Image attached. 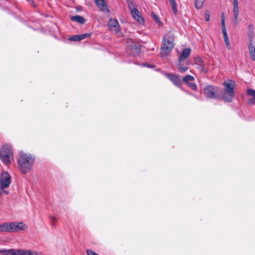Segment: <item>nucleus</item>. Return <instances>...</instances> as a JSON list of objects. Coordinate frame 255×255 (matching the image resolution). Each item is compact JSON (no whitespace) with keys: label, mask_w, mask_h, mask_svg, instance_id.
Wrapping results in <instances>:
<instances>
[{"label":"nucleus","mask_w":255,"mask_h":255,"mask_svg":"<svg viewBox=\"0 0 255 255\" xmlns=\"http://www.w3.org/2000/svg\"><path fill=\"white\" fill-rule=\"evenodd\" d=\"M34 160V157L31 154L21 152L17 160L19 170L22 173L28 172L33 165Z\"/></svg>","instance_id":"f257e3e1"},{"label":"nucleus","mask_w":255,"mask_h":255,"mask_svg":"<svg viewBox=\"0 0 255 255\" xmlns=\"http://www.w3.org/2000/svg\"><path fill=\"white\" fill-rule=\"evenodd\" d=\"M174 34L171 32H169L164 35L162 40V46L161 47L162 55H166L173 49L174 47Z\"/></svg>","instance_id":"f03ea898"},{"label":"nucleus","mask_w":255,"mask_h":255,"mask_svg":"<svg viewBox=\"0 0 255 255\" xmlns=\"http://www.w3.org/2000/svg\"><path fill=\"white\" fill-rule=\"evenodd\" d=\"M0 159L6 165L10 163L13 159V150L12 146L8 144L3 145L0 149Z\"/></svg>","instance_id":"7ed1b4c3"},{"label":"nucleus","mask_w":255,"mask_h":255,"mask_svg":"<svg viewBox=\"0 0 255 255\" xmlns=\"http://www.w3.org/2000/svg\"><path fill=\"white\" fill-rule=\"evenodd\" d=\"M0 253L4 255H39V254L35 251L30 250H20V249H2L0 250Z\"/></svg>","instance_id":"20e7f679"},{"label":"nucleus","mask_w":255,"mask_h":255,"mask_svg":"<svg viewBox=\"0 0 255 255\" xmlns=\"http://www.w3.org/2000/svg\"><path fill=\"white\" fill-rule=\"evenodd\" d=\"M223 85L225 87V91L227 94L233 96L234 94V89L236 87L235 81L228 79L224 82Z\"/></svg>","instance_id":"39448f33"},{"label":"nucleus","mask_w":255,"mask_h":255,"mask_svg":"<svg viewBox=\"0 0 255 255\" xmlns=\"http://www.w3.org/2000/svg\"><path fill=\"white\" fill-rule=\"evenodd\" d=\"M10 176L7 171L2 173L0 178V187L2 188H6L10 184Z\"/></svg>","instance_id":"423d86ee"},{"label":"nucleus","mask_w":255,"mask_h":255,"mask_svg":"<svg viewBox=\"0 0 255 255\" xmlns=\"http://www.w3.org/2000/svg\"><path fill=\"white\" fill-rule=\"evenodd\" d=\"M165 76L176 87H180L182 84L181 77L177 74L166 73Z\"/></svg>","instance_id":"0eeeda50"},{"label":"nucleus","mask_w":255,"mask_h":255,"mask_svg":"<svg viewBox=\"0 0 255 255\" xmlns=\"http://www.w3.org/2000/svg\"><path fill=\"white\" fill-rule=\"evenodd\" d=\"M9 224L10 233L24 231L25 228V225L23 222H9Z\"/></svg>","instance_id":"6e6552de"},{"label":"nucleus","mask_w":255,"mask_h":255,"mask_svg":"<svg viewBox=\"0 0 255 255\" xmlns=\"http://www.w3.org/2000/svg\"><path fill=\"white\" fill-rule=\"evenodd\" d=\"M109 29L115 33H117L120 31V25L118 20L115 18H110L108 22Z\"/></svg>","instance_id":"1a4fd4ad"},{"label":"nucleus","mask_w":255,"mask_h":255,"mask_svg":"<svg viewBox=\"0 0 255 255\" xmlns=\"http://www.w3.org/2000/svg\"><path fill=\"white\" fill-rule=\"evenodd\" d=\"M219 88L217 87L208 85L204 88V94L206 96H215L218 93Z\"/></svg>","instance_id":"9d476101"},{"label":"nucleus","mask_w":255,"mask_h":255,"mask_svg":"<svg viewBox=\"0 0 255 255\" xmlns=\"http://www.w3.org/2000/svg\"><path fill=\"white\" fill-rule=\"evenodd\" d=\"M95 2L101 11L104 12H110L107 3L105 0H95Z\"/></svg>","instance_id":"9b49d317"},{"label":"nucleus","mask_w":255,"mask_h":255,"mask_svg":"<svg viewBox=\"0 0 255 255\" xmlns=\"http://www.w3.org/2000/svg\"><path fill=\"white\" fill-rule=\"evenodd\" d=\"M131 13L133 18L136 20L139 24L144 23V19L140 15L139 11L136 8L131 9Z\"/></svg>","instance_id":"f8f14e48"},{"label":"nucleus","mask_w":255,"mask_h":255,"mask_svg":"<svg viewBox=\"0 0 255 255\" xmlns=\"http://www.w3.org/2000/svg\"><path fill=\"white\" fill-rule=\"evenodd\" d=\"M233 13L234 19L233 22L235 24L238 23V19L239 15V3L238 0H233Z\"/></svg>","instance_id":"ddd939ff"},{"label":"nucleus","mask_w":255,"mask_h":255,"mask_svg":"<svg viewBox=\"0 0 255 255\" xmlns=\"http://www.w3.org/2000/svg\"><path fill=\"white\" fill-rule=\"evenodd\" d=\"M194 63L195 65L198 66V68L200 70L201 72H206V70L204 67V62L201 58L196 57L195 59Z\"/></svg>","instance_id":"4468645a"},{"label":"nucleus","mask_w":255,"mask_h":255,"mask_svg":"<svg viewBox=\"0 0 255 255\" xmlns=\"http://www.w3.org/2000/svg\"><path fill=\"white\" fill-rule=\"evenodd\" d=\"M190 53L191 49L190 48L184 49L179 58V62L181 63L182 61H183L190 55Z\"/></svg>","instance_id":"2eb2a0df"},{"label":"nucleus","mask_w":255,"mask_h":255,"mask_svg":"<svg viewBox=\"0 0 255 255\" xmlns=\"http://www.w3.org/2000/svg\"><path fill=\"white\" fill-rule=\"evenodd\" d=\"M129 50V51H128L129 54L133 56H136L139 54L140 52V48L138 46L134 45L131 47L130 49Z\"/></svg>","instance_id":"dca6fc26"},{"label":"nucleus","mask_w":255,"mask_h":255,"mask_svg":"<svg viewBox=\"0 0 255 255\" xmlns=\"http://www.w3.org/2000/svg\"><path fill=\"white\" fill-rule=\"evenodd\" d=\"M249 50L251 58L253 61L255 60V44L250 42L249 45Z\"/></svg>","instance_id":"f3484780"},{"label":"nucleus","mask_w":255,"mask_h":255,"mask_svg":"<svg viewBox=\"0 0 255 255\" xmlns=\"http://www.w3.org/2000/svg\"><path fill=\"white\" fill-rule=\"evenodd\" d=\"M71 19L73 21H76L80 24H83L85 20L83 17L80 15L72 16Z\"/></svg>","instance_id":"a211bd4d"},{"label":"nucleus","mask_w":255,"mask_h":255,"mask_svg":"<svg viewBox=\"0 0 255 255\" xmlns=\"http://www.w3.org/2000/svg\"><path fill=\"white\" fill-rule=\"evenodd\" d=\"M210 98H213L214 99H217L221 101H223L224 102L229 103L231 102L232 101L233 97H209Z\"/></svg>","instance_id":"6ab92c4d"},{"label":"nucleus","mask_w":255,"mask_h":255,"mask_svg":"<svg viewBox=\"0 0 255 255\" xmlns=\"http://www.w3.org/2000/svg\"><path fill=\"white\" fill-rule=\"evenodd\" d=\"M9 225V223L0 224V232L10 233Z\"/></svg>","instance_id":"aec40b11"},{"label":"nucleus","mask_w":255,"mask_h":255,"mask_svg":"<svg viewBox=\"0 0 255 255\" xmlns=\"http://www.w3.org/2000/svg\"><path fill=\"white\" fill-rule=\"evenodd\" d=\"M194 80H195V78L193 76L190 75H187L183 78V79L182 81V83L183 82L185 84H186L187 85H188L190 83V82L193 81H194Z\"/></svg>","instance_id":"412c9836"},{"label":"nucleus","mask_w":255,"mask_h":255,"mask_svg":"<svg viewBox=\"0 0 255 255\" xmlns=\"http://www.w3.org/2000/svg\"><path fill=\"white\" fill-rule=\"evenodd\" d=\"M248 35L250 38H252L254 36V26L252 24H250L248 26Z\"/></svg>","instance_id":"4be33fe9"},{"label":"nucleus","mask_w":255,"mask_h":255,"mask_svg":"<svg viewBox=\"0 0 255 255\" xmlns=\"http://www.w3.org/2000/svg\"><path fill=\"white\" fill-rule=\"evenodd\" d=\"M170 5L172 7V10L175 14H177V10L176 3L175 0H169Z\"/></svg>","instance_id":"5701e85b"},{"label":"nucleus","mask_w":255,"mask_h":255,"mask_svg":"<svg viewBox=\"0 0 255 255\" xmlns=\"http://www.w3.org/2000/svg\"><path fill=\"white\" fill-rule=\"evenodd\" d=\"M205 0H195V4L196 8L199 9L201 8L205 2Z\"/></svg>","instance_id":"b1692460"},{"label":"nucleus","mask_w":255,"mask_h":255,"mask_svg":"<svg viewBox=\"0 0 255 255\" xmlns=\"http://www.w3.org/2000/svg\"><path fill=\"white\" fill-rule=\"evenodd\" d=\"M177 68L180 73H184L188 69L187 67L183 66V65L180 63H179V64L178 65Z\"/></svg>","instance_id":"393cba45"},{"label":"nucleus","mask_w":255,"mask_h":255,"mask_svg":"<svg viewBox=\"0 0 255 255\" xmlns=\"http://www.w3.org/2000/svg\"><path fill=\"white\" fill-rule=\"evenodd\" d=\"M79 40H83L84 39L88 38L91 36V33H84L82 34H79Z\"/></svg>","instance_id":"a878e982"},{"label":"nucleus","mask_w":255,"mask_h":255,"mask_svg":"<svg viewBox=\"0 0 255 255\" xmlns=\"http://www.w3.org/2000/svg\"><path fill=\"white\" fill-rule=\"evenodd\" d=\"M221 26L222 27H225V14L223 12L221 14Z\"/></svg>","instance_id":"bb28decb"},{"label":"nucleus","mask_w":255,"mask_h":255,"mask_svg":"<svg viewBox=\"0 0 255 255\" xmlns=\"http://www.w3.org/2000/svg\"><path fill=\"white\" fill-rule=\"evenodd\" d=\"M222 33H223V36H224V39H225L226 38H228L229 37L227 35V32L226 27H222Z\"/></svg>","instance_id":"cd10ccee"},{"label":"nucleus","mask_w":255,"mask_h":255,"mask_svg":"<svg viewBox=\"0 0 255 255\" xmlns=\"http://www.w3.org/2000/svg\"><path fill=\"white\" fill-rule=\"evenodd\" d=\"M86 252L87 255H99L97 253L90 249H87Z\"/></svg>","instance_id":"c85d7f7f"},{"label":"nucleus","mask_w":255,"mask_h":255,"mask_svg":"<svg viewBox=\"0 0 255 255\" xmlns=\"http://www.w3.org/2000/svg\"><path fill=\"white\" fill-rule=\"evenodd\" d=\"M69 39L71 41H80L79 40V37L78 35H76L73 36H71L69 37Z\"/></svg>","instance_id":"c756f323"},{"label":"nucleus","mask_w":255,"mask_h":255,"mask_svg":"<svg viewBox=\"0 0 255 255\" xmlns=\"http://www.w3.org/2000/svg\"><path fill=\"white\" fill-rule=\"evenodd\" d=\"M188 86L189 87H190L193 90H194V91H196L197 90V86L194 83H190V84H189Z\"/></svg>","instance_id":"7c9ffc66"},{"label":"nucleus","mask_w":255,"mask_h":255,"mask_svg":"<svg viewBox=\"0 0 255 255\" xmlns=\"http://www.w3.org/2000/svg\"><path fill=\"white\" fill-rule=\"evenodd\" d=\"M248 104L251 105L255 104V97H252L248 100Z\"/></svg>","instance_id":"2f4dec72"},{"label":"nucleus","mask_w":255,"mask_h":255,"mask_svg":"<svg viewBox=\"0 0 255 255\" xmlns=\"http://www.w3.org/2000/svg\"><path fill=\"white\" fill-rule=\"evenodd\" d=\"M248 96H255V90L252 89H248L247 91Z\"/></svg>","instance_id":"473e14b6"},{"label":"nucleus","mask_w":255,"mask_h":255,"mask_svg":"<svg viewBox=\"0 0 255 255\" xmlns=\"http://www.w3.org/2000/svg\"><path fill=\"white\" fill-rule=\"evenodd\" d=\"M152 15L154 19L157 23H160V19L154 13L152 12Z\"/></svg>","instance_id":"72a5a7b5"},{"label":"nucleus","mask_w":255,"mask_h":255,"mask_svg":"<svg viewBox=\"0 0 255 255\" xmlns=\"http://www.w3.org/2000/svg\"><path fill=\"white\" fill-rule=\"evenodd\" d=\"M224 41L225 42V43H226V46L227 47V48L228 49H230V40H229V38L225 39Z\"/></svg>","instance_id":"f704fd0d"},{"label":"nucleus","mask_w":255,"mask_h":255,"mask_svg":"<svg viewBox=\"0 0 255 255\" xmlns=\"http://www.w3.org/2000/svg\"><path fill=\"white\" fill-rule=\"evenodd\" d=\"M205 19L206 21H208L210 20V15L208 13H205Z\"/></svg>","instance_id":"c9c22d12"},{"label":"nucleus","mask_w":255,"mask_h":255,"mask_svg":"<svg viewBox=\"0 0 255 255\" xmlns=\"http://www.w3.org/2000/svg\"><path fill=\"white\" fill-rule=\"evenodd\" d=\"M50 219H51V222L53 223H54L57 220L56 218L54 216L51 217Z\"/></svg>","instance_id":"e433bc0d"},{"label":"nucleus","mask_w":255,"mask_h":255,"mask_svg":"<svg viewBox=\"0 0 255 255\" xmlns=\"http://www.w3.org/2000/svg\"><path fill=\"white\" fill-rule=\"evenodd\" d=\"M2 193H4L6 195L8 194V193H9L8 191L5 190L4 189H3V190H2Z\"/></svg>","instance_id":"4c0bfd02"},{"label":"nucleus","mask_w":255,"mask_h":255,"mask_svg":"<svg viewBox=\"0 0 255 255\" xmlns=\"http://www.w3.org/2000/svg\"><path fill=\"white\" fill-rule=\"evenodd\" d=\"M4 189V188H2L1 187H0V196L2 195V190Z\"/></svg>","instance_id":"58836bf2"}]
</instances>
